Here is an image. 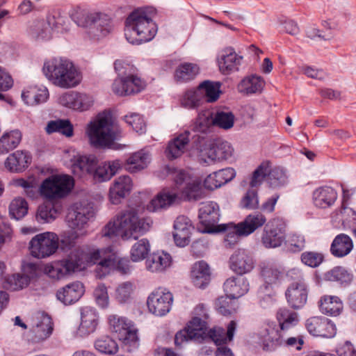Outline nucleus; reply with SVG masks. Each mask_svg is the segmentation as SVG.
<instances>
[{
	"instance_id": "21",
	"label": "nucleus",
	"mask_w": 356,
	"mask_h": 356,
	"mask_svg": "<svg viewBox=\"0 0 356 356\" xmlns=\"http://www.w3.org/2000/svg\"><path fill=\"white\" fill-rule=\"evenodd\" d=\"M112 28L111 18L106 13L95 12L90 14V37L99 40L105 37Z\"/></svg>"
},
{
	"instance_id": "61",
	"label": "nucleus",
	"mask_w": 356,
	"mask_h": 356,
	"mask_svg": "<svg viewBox=\"0 0 356 356\" xmlns=\"http://www.w3.org/2000/svg\"><path fill=\"white\" fill-rule=\"evenodd\" d=\"M135 286L132 282H123L116 288L115 298L120 302H127L133 294L135 290Z\"/></svg>"
},
{
	"instance_id": "17",
	"label": "nucleus",
	"mask_w": 356,
	"mask_h": 356,
	"mask_svg": "<svg viewBox=\"0 0 356 356\" xmlns=\"http://www.w3.org/2000/svg\"><path fill=\"white\" fill-rule=\"evenodd\" d=\"M286 298L289 305L294 309H300L305 305L307 300V289L302 277L289 286L286 291Z\"/></svg>"
},
{
	"instance_id": "33",
	"label": "nucleus",
	"mask_w": 356,
	"mask_h": 356,
	"mask_svg": "<svg viewBox=\"0 0 356 356\" xmlns=\"http://www.w3.org/2000/svg\"><path fill=\"white\" fill-rule=\"evenodd\" d=\"M266 222V218L259 212L253 213L247 216L245 219L238 222L239 232L248 236L254 231L261 227Z\"/></svg>"
},
{
	"instance_id": "47",
	"label": "nucleus",
	"mask_w": 356,
	"mask_h": 356,
	"mask_svg": "<svg viewBox=\"0 0 356 356\" xmlns=\"http://www.w3.org/2000/svg\"><path fill=\"white\" fill-rule=\"evenodd\" d=\"M220 83L211 81H204L199 86V90L204 95V102H214L218 100L220 93Z\"/></svg>"
},
{
	"instance_id": "40",
	"label": "nucleus",
	"mask_w": 356,
	"mask_h": 356,
	"mask_svg": "<svg viewBox=\"0 0 356 356\" xmlns=\"http://www.w3.org/2000/svg\"><path fill=\"white\" fill-rule=\"evenodd\" d=\"M191 276L195 286L198 288L204 287L209 282V266L204 261L195 263L192 268Z\"/></svg>"
},
{
	"instance_id": "50",
	"label": "nucleus",
	"mask_w": 356,
	"mask_h": 356,
	"mask_svg": "<svg viewBox=\"0 0 356 356\" xmlns=\"http://www.w3.org/2000/svg\"><path fill=\"white\" fill-rule=\"evenodd\" d=\"M58 213V210L52 202H45L40 205L36 213V220L40 223L54 221Z\"/></svg>"
},
{
	"instance_id": "15",
	"label": "nucleus",
	"mask_w": 356,
	"mask_h": 356,
	"mask_svg": "<svg viewBox=\"0 0 356 356\" xmlns=\"http://www.w3.org/2000/svg\"><path fill=\"white\" fill-rule=\"evenodd\" d=\"M172 301L173 296L170 292L158 289L150 294L147 304L151 313L163 316L169 312Z\"/></svg>"
},
{
	"instance_id": "48",
	"label": "nucleus",
	"mask_w": 356,
	"mask_h": 356,
	"mask_svg": "<svg viewBox=\"0 0 356 356\" xmlns=\"http://www.w3.org/2000/svg\"><path fill=\"white\" fill-rule=\"evenodd\" d=\"M72 20L80 28L86 29L89 24V10L86 4L76 5L69 13Z\"/></svg>"
},
{
	"instance_id": "16",
	"label": "nucleus",
	"mask_w": 356,
	"mask_h": 356,
	"mask_svg": "<svg viewBox=\"0 0 356 356\" xmlns=\"http://www.w3.org/2000/svg\"><path fill=\"white\" fill-rule=\"evenodd\" d=\"M284 227L278 220H270L266 225L261 236V243L266 248L280 246L284 240Z\"/></svg>"
},
{
	"instance_id": "6",
	"label": "nucleus",
	"mask_w": 356,
	"mask_h": 356,
	"mask_svg": "<svg viewBox=\"0 0 356 356\" xmlns=\"http://www.w3.org/2000/svg\"><path fill=\"white\" fill-rule=\"evenodd\" d=\"M89 263V254L81 250H76L66 258L47 264L44 273L51 279L59 280L77 270L87 268Z\"/></svg>"
},
{
	"instance_id": "31",
	"label": "nucleus",
	"mask_w": 356,
	"mask_h": 356,
	"mask_svg": "<svg viewBox=\"0 0 356 356\" xmlns=\"http://www.w3.org/2000/svg\"><path fill=\"white\" fill-rule=\"evenodd\" d=\"M249 290V284L244 277H230L224 283V291L230 298H238Z\"/></svg>"
},
{
	"instance_id": "32",
	"label": "nucleus",
	"mask_w": 356,
	"mask_h": 356,
	"mask_svg": "<svg viewBox=\"0 0 356 356\" xmlns=\"http://www.w3.org/2000/svg\"><path fill=\"white\" fill-rule=\"evenodd\" d=\"M31 157L27 152L16 151L10 154L5 161L6 168L10 172H22L28 168Z\"/></svg>"
},
{
	"instance_id": "24",
	"label": "nucleus",
	"mask_w": 356,
	"mask_h": 356,
	"mask_svg": "<svg viewBox=\"0 0 356 356\" xmlns=\"http://www.w3.org/2000/svg\"><path fill=\"white\" fill-rule=\"evenodd\" d=\"M132 186V180L129 176L123 175L116 179L109 191V197L112 204L120 203V200L131 192Z\"/></svg>"
},
{
	"instance_id": "28",
	"label": "nucleus",
	"mask_w": 356,
	"mask_h": 356,
	"mask_svg": "<svg viewBox=\"0 0 356 356\" xmlns=\"http://www.w3.org/2000/svg\"><path fill=\"white\" fill-rule=\"evenodd\" d=\"M235 175V170L232 168L222 169L209 175L204 181V186L207 190H214L232 180Z\"/></svg>"
},
{
	"instance_id": "9",
	"label": "nucleus",
	"mask_w": 356,
	"mask_h": 356,
	"mask_svg": "<svg viewBox=\"0 0 356 356\" xmlns=\"http://www.w3.org/2000/svg\"><path fill=\"white\" fill-rule=\"evenodd\" d=\"M59 246V238L54 232H46L38 234L29 242L31 255L35 258L44 259L54 254Z\"/></svg>"
},
{
	"instance_id": "63",
	"label": "nucleus",
	"mask_w": 356,
	"mask_h": 356,
	"mask_svg": "<svg viewBox=\"0 0 356 356\" xmlns=\"http://www.w3.org/2000/svg\"><path fill=\"white\" fill-rule=\"evenodd\" d=\"M78 234L74 229L64 232L59 238V244L63 250L72 249L76 243Z\"/></svg>"
},
{
	"instance_id": "51",
	"label": "nucleus",
	"mask_w": 356,
	"mask_h": 356,
	"mask_svg": "<svg viewBox=\"0 0 356 356\" xmlns=\"http://www.w3.org/2000/svg\"><path fill=\"white\" fill-rule=\"evenodd\" d=\"M53 327L51 319L48 316H44L42 320L33 325L31 331L34 334L35 341H40L49 337L51 334Z\"/></svg>"
},
{
	"instance_id": "23",
	"label": "nucleus",
	"mask_w": 356,
	"mask_h": 356,
	"mask_svg": "<svg viewBox=\"0 0 356 356\" xmlns=\"http://www.w3.org/2000/svg\"><path fill=\"white\" fill-rule=\"evenodd\" d=\"M264 349L270 350L282 343L283 334L280 330L275 329L273 323L264 324L259 331Z\"/></svg>"
},
{
	"instance_id": "10",
	"label": "nucleus",
	"mask_w": 356,
	"mask_h": 356,
	"mask_svg": "<svg viewBox=\"0 0 356 356\" xmlns=\"http://www.w3.org/2000/svg\"><path fill=\"white\" fill-rule=\"evenodd\" d=\"M111 331L125 345L134 346L138 341L137 332L131 321L118 315H111L108 318Z\"/></svg>"
},
{
	"instance_id": "64",
	"label": "nucleus",
	"mask_w": 356,
	"mask_h": 356,
	"mask_svg": "<svg viewBox=\"0 0 356 356\" xmlns=\"http://www.w3.org/2000/svg\"><path fill=\"white\" fill-rule=\"evenodd\" d=\"M323 260V255L316 252H305L301 254V261L305 265L314 268L320 265Z\"/></svg>"
},
{
	"instance_id": "35",
	"label": "nucleus",
	"mask_w": 356,
	"mask_h": 356,
	"mask_svg": "<svg viewBox=\"0 0 356 356\" xmlns=\"http://www.w3.org/2000/svg\"><path fill=\"white\" fill-rule=\"evenodd\" d=\"M150 161V154L145 149L134 152L129 156L124 163L127 171L134 173L147 168Z\"/></svg>"
},
{
	"instance_id": "43",
	"label": "nucleus",
	"mask_w": 356,
	"mask_h": 356,
	"mask_svg": "<svg viewBox=\"0 0 356 356\" xmlns=\"http://www.w3.org/2000/svg\"><path fill=\"white\" fill-rule=\"evenodd\" d=\"M276 319L279 323L280 332H283L299 322L297 312L286 307L280 308L276 313Z\"/></svg>"
},
{
	"instance_id": "54",
	"label": "nucleus",
	"mask_w": 356,
	"mask_h": 356,
	"mask_svg": "<svg viewBox=\"0 0 356 356\" xmlns=\"http://www.w3.org/2000/svg\"><path fill=\"white\" fill-rule=\"evenodd\" d=\"M89 211L88 209H82V211H73L67 215V220L70 227L74 230H81L89 220Z\"/></svg>"
},
{
	"instance_id": "18",
	"label": "nucleus",
	"mask_w": 356,
	"mask_h": 356,
	"mask_svg": "<svg viewBox=\"0 0 356 356\" xmlns=\"http://www.w3.org/2000/svg\"><path fill=\"white\" fill-rule=\"evenodd\" d=\"M259 273L264 282L265 289H273L284 278L283 270L270 262H262L259 265Z\"/></svg>"
},
{
	"instance_id": "7",
	"label": "nucleus",
	"mask_w": 356,
	"mask_h": 356,
	"mask_svg": "<svg viewBox=\"0 0 356 356\" xmlns=\"http://www.w3.org/2000/svg\"><path fill=\"white\" fill-rule=\"evenodd\" d=\"M114 67L121 77L116 79L112 90L118 95H129L142 91L146 86L145 82L138 75L134 74V67L122 60H116Z\"/></svg>"
},
{
	"instance_id": "20",
	"label": "nucleus",
	"mask_w": 356,
	"mask_h": 356,
	"mask_svg": "<svg viewBox=\"0 0 356 356\" xmlns=\"http://www.w3.org/2000/svg\"><path fill=\"white\" fill-rule=\"evenodd\" d=\"M219 216L218 206L213 202L202 204L199 210L200 222L204 227V231L209 233L216 230Z\"/></svg>"
},
{
	"instance_id": "14",
	"label": "nucleus",
	"mask_w": 356,
	"mask_h": 356,
	"mask_svg": "<svg viewBox=\"0 0 356 356\" xmlns=\"http://www.w3.org/2000/svg\"><path fill=\"white\" fill-rule=\"evenodd\" d=\"M307 331L314 337L332 338L337 333L335 324L329 318L323 316H312L305 322Z\"/></svg>"
},
{
	"instance_id": "2",
	"label": "nucleus",
	"mask_w": 356,
	"mask_h": 356,
	"mask_svg": "<svg viewBox=\"0 0 356 356\" xmlns=\"http://www.w3.org/2000/svg\"><path fill=\"white\" fill-rule=\"evenodd\" d=\"M122 137V129L110 110L99 113L90 122V144L95 147L122 149L124 145L116 142Z\"/></svg>"
},
{
	"instance_id": "26",
	"label": "nucleus",
	"mask_w": 356,
	"mask_h": 356,
	"mask_svg": "<svg viewBox=\"0 0 356 356\" xmlns=\"http://www.w3.org/2000/svg\"><path fill=\"white\" fill-rule=\"evenodd\" d=\"M242 59L232 48H226L218 60L219 69L224 74L238 71Z\"/></svg>"
},
{
	"instance_id": "25",
	"label": "nucleus",
	"mask_w": 356,
	"mask_h": 356,
	"mask_svg": "<svg viewBox=\"0 0 356 356\" xmlns=\"http://www.w3.org/2000/svg\"><path fill=\"white\" fill-rule=\"evenodd\" d=\"M189 136L190 132L185 131L169 141L165 151L168 159L172 160L179 158L187 150L190 140Z\"/></svg>"
},
{
	"instance_id": "37",
	"label": "nucleus",
	"mask_w": 356,
	"mask_h": 356,
	"mask_svg": "<svg viewBox=\"0 0 356 356\" xmlns=\"http://www.w3.org/2000/svg\"><path fill=\"white\" fill-rule=\"evenodd\" d=\"M49 96L46 88L29 86L22 91V99L29 106H34L46 102Z\"/></svg>"
},
{
	"instance_id": "12",
	"label": "nucleus",
	"mask_w": 356,
	"mask_h": 356,
	"mask_svg": "<svg viewBox=\"0 0 356 356\" xmlns=\"http://www.w3.org/2000/svg\"><path fill=\"white\" fill-rule=\"evenodd\" d=\"M114 260L115 252L111 248L90 252V267L95 266L93 271L95 277L100 279L107 275L112 268Z\"/></svg>"
},
{
	"instance_id": "8",
	"label": "nucleus",
	"mask_w": 356,
	"mask_h": 356,
	"mask_svg": "<svg viewBox=\"0 0 356 356\" xmlns=\"http://www.w3.org/2000/svg\"><path fill=\"white\" fill-rule=\"evenodd\" d=\"M74 185V179L70 175H52L42 182L40 186V195L49 200H59L67 196Z\"/></svg>"
},
{
	"instance_id": "30",
	"label": "nucleus",
	"mask_w": 356,
	"mask_h": 356,
	"mask_svg": "<svg viewBox=\"0 0 356 356\" xmlns=\"http://www.w3.org/2000/svg\"><path fill=\"white\" fill-rule=\"evenodd\" d=\"M236 328V322L232 321L227 330L220 327H213L207 331V337L211 339L216 346L225 345L232 340Z\"/></svg>"
},
{
	"instance_id": "56",
	"label": "nucleus",
	"mask_w": 356,
	"mask_h": 356,
	"mask_svg": "<svg viewBox=\"0 0 356 356\" xmlns=\"http://www.w3.org/2000/svg\"><path fill=\"white\" fill-rule=\"evenodd\" d=\"M28 203L22 197H16L9 205V213L15 220L23 218L28 213Z\"/></svg>"
},
{
	"instance_id": "13",
	"label": "nucleus",
	"mask_w": 356,
	"mask_h": 356,
	"mask_svg": "<svg viewBox=\"0 0 356 356\" xmlns=\"http://www.w3.org/2000/svg\"><path fill=\"white\" fill-rule=\"evenodd\" d=\"M233 148L227 141L217 140L210 145L209 148L201 149L200 159L209 165L215 161L227 160L233 154Z\"/></svg>"
},
{
	"instance_id": "58",
	"label": "nucleus",
	"mask_w": 356,
	"mask_h": 356,
	"mask_svg": "<svg viewBox=\"0 0 356 356\" xmlns=\"http://www.w3.org/2000/svg\"><path fill=\"white\" fill-rule=\"evenodd\" d=\"M15 184L23 188L26 195L31 199L36 198L40 193V187L38 186L36 181L33 179H17L15 180Z\"/></svg>"
},
{
	"instance_id": "60",
	"label": "nucleus",
	"mask_w": 356,
	"mask_h": 356,
	"mask_svg": "<svg viewBox=\"0 0 356 356\" xmlns=\"http://www.w3.org/2000/svg\"><path fill=\"white\" fill-rule=\"evenodd\" d=\"M269 172V163L264 162L253 172L250 178V186L251 188H257L267 177Z\"/></svg>"
},
{
	"instance_id": "36",
	"label": "nucleus",
	"mask_w": 356,
	"mask_h": 356,
	"mask_svg": "<svg viewBox=\"0 0 356 356\" xmlns=\"http://www.w3.org/2000/svg\"><path fill=\"white\" fill-rule=\"evenodd\" d=\"M86 95L74 92H65L58 99L59 104L63 106L80 111L88 109V104L85 102Z\"/></svg>"
},
{
	"instance_id": "59",
	"label": "nucleus",
	"mask_w": 356,
	"mask_h": 356,
	"mask_svg": "<svg viewBox=\"0 0 356 356\" xmlns=\"http://www.w3.org/2000/svg\"><path fill=\"white\" fill-rule=\"evenodd\" d=\"M97 350L104 354H115L118 350L116 342L108 337H104L97 340L95 343Z\"/></svg>"
},
{
	"instance_id": "3",
	"label": "nucleus",
	"mask_w": 356,
	"mask_h": 356,
	"mask_svg": "<svg viewBox=\"0 0 356 356\" xmlns=\"http://www.w3.org/2000/svg\"><path fill=\"white\" fill-rule=\"evenodd\" d=\"M152 220L149 218H140L136 209L130 208L118 213L113 222L105 227L104 235L120 236L123 240L137 238L150 229Z\"/></svg>"
},
{
	"instance_id": "44",
	"label": "nucleus",
	"mask_w": 356,
	"mask_h": 356,
	"mask_svg": "<svg viewBox=\"0 0 356 356\" xmlns=\"http://www.w3.org/2000/svg\"><path fill=\"white\" fill-rule=\"evenodd\" d=\"M45 131L47 134L59 133L70 138L74 135V127L68 119H57L47 122Z\"/></svg>"
},
{
	"instance_id": "27",
	"label": "nucleus",
	"mask_w": 356,
	"mask_h": 356,
	"mask_svg": "<svg viewBox=\"0 0 356 356\" xmlns=\"http://www.w3.org/2000/svg\"><path fill=\"white\" fill-rule=\"evenodd\" d=\"M337 198L336 191L327 186H320L312 193V201L315 207L326 209L331 207Z\"/></svg>"
},
{
	"instance_id": "22",
	"label": "nucleus",
	"mask_w": 356,
	"mask_h": 356,
	"mask_svg": "<svg viewBox=\"0 0 356 356\" xmlns=\"http://www.w3.org/2000/svg\"><path fill=\"white\" fill-rule=\"evenodd\" d=\"M64 22V19L58 17L49 16L46 21L38 22L32 32V37L37 41H47L51 38L52 31L58 29V25Z\"/></svg>"
},
{
	"instance_id": "34",
	"label": "nucleus",
	"mask_w": 356,
	"mask_h": 356,
	"mask_svg": "<svg viewBox=\"0 0 356 356\" xmlns=\"http://www.w3.org/2000/svg\"><path fill=\"white\" fill-rule=\"evenodd\" d=\"M122 162L119 160L102 163L93 172V179L96 182H102L110 179L122 168Z\"/></svg>"
},
{
	"instance_id": "53",
	"label": "nucleus",
	"mask_w": 356,
	"mask_h": 356,
	"mask_svg": "<svg viewBox=\"0 0 356 356\" xmlns=\"http://www.w3.org/2000/svg\"><path fill=\"white\" fill-rule=\"evenodd\" d=\"M264 81L257 76H252L244 79L238 85V90L241 92L255 93L261 92L264 86Z\"/></svg>"
},
{
	"instance_id": "4",
	"label": "nucleus",
	"mask_w": 356,
	"mask_h": 356,
	"mask_svg": "<svg viewBox=\"0 0 356 356\" xmlns=\"http://www.w3.org/2000/svg\"><path fill=\"white\" fill-rule=\"evenodd\" d=\"M155 13L152 8H141L134 10L125 21L124 35L131 44H140L151 40L156 35V26L152 21Z\"/></svg>"
},
{
	"instance_id": "39",
	"label": "nucleus",
	"mask_w": 356,
	"mask_h": 356,
	"mask_svg": "<svg viewBox=\"0 0 356 356\" xmlns=\"http://www.w3.org/2000/svg\"><path fill=\"white\" fill-rule=\"evenodd\" d=\"M353 248L350 237L345 234H340L334 238L331 247V253L337 257H342L349 254Z\"/></svg>"
},
{
	"instance_id": "49",
	"label": "nucleus",
	"mask_w": 356,
	"mask_h": 356,
	"mask_svg": "<svg viewBox=\"0 0 356 356\" xmlns=\"http://www.w3.org/2000/svg\"><path fill=\"white\" fill-rule=\"evenodd\" d=\"M181 102L184 107L190 109L197 108L205 103L204 101V95L199 90L198 87L196 89L186 91Z\"/></svg>"
},
{
	"instance_id": "42",
	"label": "nucleus",
	"mask_w": 356,
	"mask_h": 356,
	"mask_svg": "<svg viewBox=\"0 0 356 356\" xmlns=\"http://www.w3.org/2000/svg\"><path fill=\"white\" fill-rule=\"evenodd\" d=\"M199 73L196 64L183 63L179 64L174 72V79L177 83H186L195 79Z\"/></svg>"
},
{
	"instance_id": "52",
	"label": "nucleus",
	"mask_w": 356,
	"mask_h": 356,
	"mask_svg": "<svg viewBox=\"0 0 356 356\" xmlns=\"http://www.w3.org/2000/svg\"><path fill=\"white\" fill-rule=\"evenodd\" d=\"M213 124V113L210 110L206 109L199 113L191 127L194 131L206 133Z\"/></svg>"
},
{
	"instance_id": "41",
	"label": "nucleus",
	"mask_w": 356,
	"mask_h": 356,
	"mask_svg": "<svg viewBox=\"0 0 356 356\" xmlns=\"http://www.w3.org/2000/svg\"><path fill=\"white\" fill-rule=\"evenodd\" d=\"M319 308L323 314L336 316L342 312L343 303L337 296H324L320 300Z\"/></svg>"
},
{
	"instance_id": "38",
	"label": "nucleus",
	"mask_w": 356,
	"mask_h": 356,
	"mask_svg": "<svg viewBox=\"0 0 356 356\" xmlns=\"http://www.w3.org/2000/svg\"><path fill=\"white\" fill-rule=\"evenodd\" d=\"M170 254L164 252H155L145 261L146 268L151 272H161L172 264Z\"/></svg>"
},
{
	"instance_id": "1",
	"label": "nucleus",
	"mask_w": 356,
	"mask_h": 356,
	"mask_svg": "<svg viewBox=\"0 0 356 356\" xmlns=\"http://www.w3.org/2000/svg\"><path fill=\"white\" fill-rule=\"evenodd\" d=\"M170 175L175 186L162 189L147 205L149 211L165 209L181 200H199L207 196V189L199 178H192L182 170H175Z\"/></svg>"
},
{
	"instance_id": "62",
	"label": "nucleus",
	"mask_w": 356,
	"mask_h": 356,
	"mask_svg": "<svg viewBox=\"0 0 356 356\" xmlns=\"http://www.w3.org/2000/svg\"><path fill=\"white\" fill-rule=\"evenodd\" d=\"M124 120L136 132L143 134L145 131L146 124L140 114L134 113L126 115Z\"/></svg>"
},
{
	"instance_id": "5",
	"label": "nucleus",
	"mask_w": 356,
	"mask_h": 356,
	"mask_svg": "<svg viewBox=\"0 0 356 356\" xmlns=\"http://www.w3.org/2000/svg\"><path fill=\"white\" fill-rule=\"evenodd\" d=\"M43 72L54 86L69 89L77 86L82 81L81 71L70 60L54 58L44 62Z\"/></svg>"
},
{
	"instance_id": "19",
	"label": "nucleus",
	"mask_w": 356,
	"mask_h": 356,
	"mask_svg": "<svg viewBox=\"0 0 356 356\" xmlns=\"http://www.w3.org/2000/svg\"><path fill=\"white\" fill-rule=\"evenodd\" d=\"M229 266L234 273L242 275L250 272L254 268V261L248 250L238 249L230 257Z\"/></svg>"
},
{
	"instance_id": "55",
	"label": "nucleus",
	"mask_w": 356,
	"mask_h": 356,
	"mask_svg": "<svg viewBox=\"0 0 356 356\" xmlns=\"http://www.w3.org/2000/svg\"><path fill=\"white\" fill-rule=\"evenodd\" d=\"M150 250L149 241L142 238L136 242L131 247L130 257L133 261H139L146 258Z\"/></svg>"
},
{
	"instance_id": "57",
	"label": "nucleus",
	"mask_w": 356,
	"mask_h": 356,
	"mask_svg": "<svg viewBox=\"0 0 356 356\" xmlns=\"http://www.w3.org/2000/svg\"><path fill=\"white\" fill-rule=\"evenodd\" d=\"M234 115L229 111H217L213 115V124L224 129H231L234 126Z\"/></svg>"
},
{
	"instance_id": "46",
	"label": "nucleus",
	"mask_w": 356,
	"mask_h": 356,
	"mask_svg": "<svg viewBox=\"0 0 356 356\" xmlns=\"http://www.w3.org/2000/svg\"><path fill=\"white\" fill-rule=\"evenodd\" d=\"M22 140V134L17 130H13L3 134L0 138V154H4L16 148Z\"/></svg>"
},
{
	"instance_id": "45",
	"label": "nucleus",
	"mask_w": 356,
	"mask_h": 356,
	"mask_svg": "<svg viewBox=\"0 0 356 356\" xmlns=\"http://www.w3.org/2000/svg\"><path fill=\"white\" fill-rule=\"evenodd\" d=\"M239 225L234 223H229L227 225H220L216 228V232H225L224 242L226 247L231 248L232 245H236L241 237H245L243 234L239 232Z\"/></svg>"
},
{
	"instance_id": "11",
	"label": "nucleus",
	"mask_w": 356,
	"mask_h": 356,
	"mask_svg": "<svg viewBox=\"0 0 356 356\" xmlns=\"http://www.w3.org/2000/svg\"><path fill=\"white\" fill-rule=\"evenodd\" d=\"M207 322L198 316H193L186 326L175 337V343L180 346L189 340L200 341L207 338Z\"/></svg>"
},
{
	"instance_id": "29",
	"label": "nucleus",
	"mask_w": 356,
	"mask_h": 356,
	"mask_svg": "<svg viewBox=\"0 0 356 356\" xmlns=\"http://www.w3.org/2000/svg\"><path fill=\"white\" fill-rule=\"evenodd\" d=\"M83 293V284L79 282H74L58 290L56 297L58 300L67 305L78 301Z\"/></svg>"
}]
</instances>
